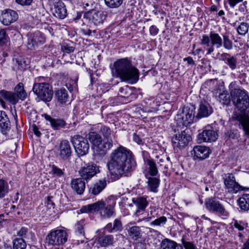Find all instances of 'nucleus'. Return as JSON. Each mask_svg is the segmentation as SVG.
Here are the masks:
<instances>
[{
    "label": "nucleus",
    "mask_w": 249,
    "mask_h": 249,
    "mask_svg": "<svg viewBox=\"0 0 249 249\" xmlns=\"http://www.w3.org/2000/svg\"><path fill=\"white\" fill-rule=\"evenodd\" d=\"M81 33L86 36H90L91 35L92 31L88 28H82L81 30Z\"/></svg>",
    "instance_id": "obj_61"
},
{
    "label": "nucleus",
    "mask_w": 249,
    "mask_h": 249,
    "mask_svg": "<svg viewBox=\"0 0 249 249\" xmlns=\"http://www.w3.org/2000/svg\"><path fill=\"white\" fill-rule=\"evenodd\" d=\"M150 34L152 36H156L159 32V29L155 25H152L149 28Z\"/></svg>",
    "instance_id": "obj_58"
},
{
    "label": "nucleus",
    "mask_w": 249,
    "mask_h": 249,
    "mask_svg": "<svg viewBox=\"0 0 249 249\" xmlns=\"http://www.w3.org/2000/svg\"><path fill=\"white\" fill-rule=\"evenodd\" d=\"M33 90L38 97L44 101L50 102L52 99L53 95L52 88L48 83H35Z\"/></svg>",
    "instance_id": "obj_7"
},
{
    "label": "nucleus",
    "mask_w": 249,
    "mask_h": 249,
    "mask_svg": "<svg viewBox=\"0 0 249 249\" xmlns=\"http://www.w3.org/2000/svg\"><path fill=\"white\" fill-rule=\"evenodd\" d=\"M9 191L10 187L7 181L3 179H0V199L7 196Z\"/></svg>",
    "instance_id": "obj_38"
},
{
    "label": "nucleus",
    "mask_w": 249,
    "mask_h": 249,
    "mask_svg": "<svg viewBox=\"0 0 249 249\" xmlns=\"http://www.w3.org/2000/svg\"><path fill=\"white\" fill-rule=\"evenodd\" d=\"M105 5L110 9L118 8L123 3V0H104Z\"/></svg>",
    "instance_id": "obj_42"
},
{
    "label": "nucleus",
    "mask_w": 249,
    "mask_h": 249,
    "mask_svg": "<svg viewBox=\"0 0 249 249\" xmlns=\"http://www.w3.org/2000/svg\"><path fill=\"white\" fill-rule=\"evenodd\" d=\"M11 128L10 122L6 112L0 110V130L4 135L7 134Z\"/></svg>",
    "instance_id": "obj_27"
},
{
    "label": "nucleus",
    "mask_w": 249,
    "mask_h": 249,
    "mask_svg": "<svg viewBox=\"0 0 249 249\" xmlns=\"http://www.w3.org/2000/svg\"><path fill=\"white\" fill-rule=\"evenodd\" d=\"M55 98L58 104L61 106L66 105L69 102V95L67 89H60L55 91Z\"/></svg>",
    "instance_id": "obj_28"
},
{
    "label": "nucleus",
    "mask_w": 249,
    "mask_h": 249,
    "mask_svg": "<svg viewBox=\"0 0 249 249\" xmlns=\"http://www.w3.org/2000/svg\"><path fill=\"white\" fill-rule=\"evenodd\" d=\"M160 184V179L156 178H150L148 181V187L153 192H157V188Z\"/></svg>",
    "instance_id": "obj_40"
},
{
    "label": "nucleus",
    "mask_w": 249,
    "mask_h": 249,
    "mask_svg": "<svg viewBox=\"0 0 249 249\" xmlns=\"http://www.w3.org/2000/svg\"><path fill=\"white\" fill-rule=\"evenodd\" d=\"M84 180L82 178H79L74 179L71 181V188L78 194L81 195L83 194L85 190V182Z\"/></svg>",
    "instance_id": "obj_31"
},
{
    "label": "nucleus",
    "mask_w": 249,
    "mask_h": 249,
    "mask_svg": "<svg viewBox=\"0 0 249 249\" xmlns=\"http://www.w3.org/2000/svg\"><path fill=\"white\" fill-rule=\"evenodd\" d=\"M167 219L165 216H162L150 222V225L153 226H163L166 223Z\"/></svg>",
    "instance_id": "obj_45"
},
{
    "label": "nucleus",
    "mask_w": 249,
    "mask_h": 249,
    "mask_svg": "<svg viewBox=\"0 0 249 249\" xmlns=\"http://www.w3.org/2000/svg\"><path fill=\"white\" fill-rule=\"evenodd\" d=\"M17 96H18V100L20 99L21 100H24L27 96V94L26 92L24 89L21 91V92H18L16 93Z\"/></svg>",
    "instance_id": "obj_56"
},
{
    "label": "nucleus",
    "mask_w": 249,
    "mask_h": 249,
    "mask_svg": "<svg viewBox=\"0 0 249 249\" xmlns=\"http://www.w3.org/2000/svg\"><path fill=\"white\" fill-rule=\"evenodd\" d=\"M235 82H231L229 88L231 96L233 105L241 112H243L249 108V96L244 89L235 88ZM235 125L242 128L246 134L249 135V116L242 113L235 112L231 118Z\"/></svg>",
    "instance_id": "obj_2"
},
{
    "label": "nucleus",
    "mask_w": 249,
    "mask_h": 249,
    "mask_svg": "<svg viewBox=\"0 0 249 249\" xmlns=\"http://www.w3.org/2000/svg\"><path fill=\"white\" fill-rule=\"evenodd\" d=\"M169 158H167L166 159H160L159 161L158 162V167L160 170L167 169L168 164L167 162H169Z\"/></svg>",
    "instance_id": "obj_49"
},
{
    "label": "nucleus",
    "mask_w": 249,
    "mask_h": 249,
    "mask_svg": "<svg viewBox=\"0 0 249 249\" xmlns=\"http://www.w3.org/2000/svg\"><path fill=\"white\" fill-rule=\"evenodd\" d=\"M249 25L246 22H242L237 27V31L239 35H245L249 31Z\"/></svg>",
    "instance_id": "obj_47"
},
{
    "label": "nucleus",
    "mask_w": 249,
    "mask_h": 249,
    "mask_svg": "<svg viewBox=\"0 0 249 249\" xmlns=\"http://www.w3.org/2000/svg\"><path fill=\"white\" fill-rule=\"evenodd\" d=\"M107 202L103 200L83 206L80 211L81 213H89L99 212L100 216L103 218H110L115 213L114 206L116 204L113 198H108Z\"/></svg>",
    "instance_id": "obj_4"
},
{
    "label": "nucleus",
    "mask_w": 249,
    "mask_h": 249,
    "mask_svg": "<svg viewBox=\"0 0 249 249\" xmlns=\"http://www.w3.org/2000/svg\"><path fill=\"white\" fill-rule=\"evenodd\" d=\"M43 116L46 121L49 122L51 126L54 129H59L60 128L65 126L66 124L65 121L63 119L53 118L47 114H43Z\"/></svg>",
    "instance_id": "obj_30"
},
{
    "label": "nucleus",
    "mask_w": 249,
    "mask_h": 249,
    "mask_svg": "<svg viewBox=\"0 0 249 249\" xmlns=\"http://www.w3.org/2000/svg\"><path fill=\"white\" fill-rule=\"evenodd\" d=\"M180 247L176 242L167 238L163 239L161 243V249H178Z\"/></svg>",
    "instance_id": "obj_37"
},
{
    "label": "nucleus",
    "mask_w": 249,
    "mask_h": 249,
    "mask_svg": "<svg viewBox=\"0 0 249 249\" xmlns=\"http://www.w3.org/2000/svg\"><path fill=\"white\" fill-rule=\"evenodd\" d=\"M213 112V109L211 105L206 101H202L199 105L196 119L207 117L210 115Z\"/></svg>",
    "instance_id": "obj_23"
},
{
    "label": "nucleus",
    "mask_w": 249,
    "mask_h": 249,
    "mask_svg": "<svg viewBox=\"0 0 249 249\" xmlns=\"http://www.w3.org/2000/svg\"><path fill=\"white\" fill-rule=\"evenodd\" d=\"M105 229L109 232H112L115 231L114 230L113 226L111 223H108L105 227Z\"/></svg>",
    "instance_id": "obj_63"
},
{
    "label": "nucleus",
    "mask_w": 249,
    "mask_h": 249,
    "mask_svg": "<svg viewBox=\"0 0 249 249\" xmlns=\"http://www.w3.org/2000/svg\"><path fill=\"white\" fill-rule=\"evenodd\" d=\"M132 93V91L130 88L128 86H125L119 89L118 94L121 97L127 99Z\"/></svg>",
    "instance_id": "obj_44"
},
{
    "label": "nucleus",
    "mask_w": 249,
    "mask_h": 249,
    "mask_svg": "<svg viewBox=\"0 0 249 249\" xmlns=\"http://www.w3.org/2000/svg\"><path fill=\"white\" fill-rule=\"evenodd\" d=\"M113 72L122 81L133 84L137 82L139 78V71L134 67L131 61L127 58L118 59L114 62Z\"/></svg>",
    "instance_id": "obj_3"
},
{
    "label": "nucleus",
    "mask_w": 249,
    "mask_h": 249,
    "mask_svg": "<svg viewBox=\"0 0 249 249\" xmlns=\"http://www.w3.org/2000/svg\"><path fill=\"white\" fill-rule=\"evenodd\" d=\"M239 206L241 210L248 211L249 210V194L243 195L238 200Z\"/></svg>",
    "instance_id": "obj_36"
},
{
    "label": "nucleus",
    "mask_w": 249,
    "mask_h": 249,
    "mask_svg": "<svg viewBox=\"0 0 249 249\" xmlns=\"http://www.w3.org/2000/svg\"><path fill=\"white\" fill-rule=\"evenodd\" d=\"M16 2L22 6H28L30 5L33 0H15Z\"/></svg>",
    "instance_id": "obj_57"
},
{
    "label": "nucleus",
    "mask_w": 249,
    "mask_h": 249,
    "mask_svg": "<svg viewBox=\"0 0 249 249\" xmlns=\"http://www.w3.org/2000/svg\"><path fill=\"white\" fill-rule=\"evenodd\" d=\"M205 205L206 209L210 213L223 217H227L229 213L224 206L214 198H208L205 200Z\"/></svg>",
    "instance_id": "obj_8"
},
{
    "label": "nucleus",
    "mask_w": 249,
    "mask_h": 249,
    "mask_svg": "<svg viewBox=\"0 0 249 249\" xmlns=\"http://www.w3.org/2000/svg\"><path fill=\"white\" fill-rule=\"evenodd\" d=\"M100 132L104 137L103 150L104 151H108L110 150L113 146V142L112 137L114 138V135L112 134L111 131L109 127L103 125L100 128Z\"/></svg>",
    "instance_id": "obj_19"
},
{
    "label": "nucleus",
    "mask_w": 249,
    "mask_h": 249,
    "mask_svg": "<svg viewBox=\"0 0 249 249\" xmlns=\"http://www.w3.org/2000/svg\"><path fill=\"white\" fill-rule=\"evenodd\" d=\"M106 186L107 181L105 178L99 180L90 186L89 193L93 195H97L106 188Z\"/></svg>",
    "instance_id": "obj_29"
},
{
    "label": "nucleus",
    "mask_w": 249,
    "mask_h": 249,
    "mask_svg": "<svg viewBox=\"0 0 249 249\" xmlns=\"http://www.w3.org/2000/svg\"><path fill=\"white\" fill-rule=\"evenodd\" d=\"M218 100L224 105H227L230 102V98L227 91H223L218 96Z\"/></svg>",
    "instance_id": "obj_46"
},
{
    "label": "nucleus",
    "mask_w": 249,
    "mask_h": 249,
    "mask_svg": "<svg viewBox=\"0 0 249 249\" xmlns=\"http://www.w3.org/2000/svg\"><path fill=\"white\" fill-rule=\"evenodd\" d=\"M153 7L154 8L152 12L155 15H157L159 13H160L161 9L158 5L153 4Z\"/></svg>",
    "instance_id": "obj_62"
},
{
    "label": "nucleus",
    "mask_w": 249,
    "mask_h": 249,
    "mask_svg": "<svg viewBox=\"0 0 249 249\" xmlns=\"http://www.w3.org/2000/svg\"><path fill=\"white\" fill-rule=\"evenodd\" d=\"M7 41V36L5 30L4 29L0 30V45H2L5 44Z\"/></svg>",
    "instance_id": "obj_52"
},
{
    "label": "nucleus",
    "mask_w": 249,
    "mask_h": 249,
    "mask_svg": "<svg viewBox=\"0 0 249 249\" xmlns=\"http://www.w3.org/2000/svg\"><path fill=\"white\" fill-rule=\"evenodd\" d=\"M195 108L194 106L185 107L179 109L175 117V121L178 127L188 126L193 123L195 119Z\"/></svg>",
    "instance_id": "obj_6"
},
{
    "label": "nucleus",
    "mask_w": 249,
    "mask_h": 249,
    "mask_svg": "<svg viewBox=\"0 0 249 249\" xmlns=\"http://www.w3.org/2000/svg\"><path fill=\"white\" fill-rule=\"evenodd\" d=\"M29 229L27 227H21L17 232V235L26 238L27 234L28 233Z\"/></svg>",
    "instance_id": "obj_54"
},
{
    "label": "nucleus",
    "mask_w": 249,
    "mask_h": 249,
    "mask_svg": "<svg viewBox=\"0 0 249 249\" xmlns=\"http://www.w3.org/2000/svg\"><path fill=\"white\" fill-rule=\"evenodd\" d=\"M67 232L61 229L51 231L46 237L47 243L49 245L55 246L64 244L67 241Z\"/></svg>",
    "instance_id": "obj_9"
},
{
    "label": "nucleus",
    "mask_w": 249,
    "mask_h": 249,
    "mask_svg": "<svg viewBox=\"0 0 249 249\" xmlns=\"http://www.w3.org/2000/svg\"><path fill=\"white\" fill-rule=\"evenodd\" d=\"M71 142L79 156H84L88 153L89 144L87 139L80 135H74L72 138Z\"/></svg>",
    "instance_id": "obj_11"
},
{
    "label": "nucleus",
    "mask_w": 249,
    "mask_h": 249,
    "mask_svg": "<svg viewBox=\"0 0 249 249\" xmlns=\"http://www.w3.org/2000/svg\"><path fill=\"white\" fill-rule=\"evenodd\" d=\"M210 153L208 147L204 146L197 145L194 147L193 153L194 157L199 160H203L208 158Z\"/></svg>",
    "instance_id": "obj_25"
},
{
    "label": "nucleus",
    "mask_w": 249,
    "mask_h": 249,
    "mask_svg": "<svg viewBox=\"0 0 249 249\" xmlns=\"http://www.w3.org/2000/svg\"><path fill=\"white\" fill-rule=\"evenodd\" d=\"M97 242L101 247H107L113 244L114 237L110 234L100 235L98 237Z\"/></svg>",
    "instance_id": "obj_33"
},
{
    "label": "nucleus",
    "mask_w": 249,
    "mask_h": 249,
    "mask_svg": "<svg viewBox=\"0 0 249 249\" xmlns=\"http://www.w3.org/2000/svg\"><path fill=\"white\" fill-rule=\"evenodd\" d=\"M142 156L145 171L152 176H156L158 173V167L153 159L150 157L149 153L145 151H142Z\"/></svg>",
    "instance_id": "obj_18"
},
{
    "label": "nucleus",
    "mask_w": 249,
    "mask_h": 249,
    "mask_svg": "<svg viewBox=\"0 0 249 249\" xmlns=\"http://www.w3.org/2000/svg\"><path fill=\"white\" fill-rule=\"evenodd\" d=\"M32 127H33V131H34L35 134L37 136V137H40L41 133V132L38 130V129L37 128V127L35 125V124H33L32 125Z\"/></svg>",
    "instance_id": "obj_64"
},
{
    "label": "nucleus",
    "mask_w": 249,
    "mask_h": 249,
    "mask_svg": "<svg viewBox=\"0 0 249 249\" xmlns=\"http://www.w3.org/2000/svg\"><path fill=\"white\" fill-rule=\"evenodd\" d=\"M61 50L65 53H70L74 52L75 48L67 44H64L61 46Z\"/></svg>",
    "instance_id": "obj_53"
},
{
    "label": "nucleus",
    "mask_w": 249,
    "mask_h": 249,
    "mask_svg": "<svg viewBox=\"0 0 249 249\" xmlns=\"http://www.w3.org/2000/svg\"><path fill=\"white\" fill-rule=\"evenodd\" d=\"M64 169L58 168L55 165H53L51 167V172L53 175L58 177H61L64 175Z\"/></svg>",
    "instance_id": "obj_48"
},
{
    "label": "nucleus",
    "mask_w": 249,
    "mask_h": 249,
    "mask_svg": "<svg viewBox=\"0 0 249 249\" xmlns=\"http://www.w3.org/2000/svg\"><path fill=\"white\" fill-rule=\"evenodd\" d=\"M18 18V14L11 9H6L2 12L0 16V21L6 26L9 25L16 21Z\"/></svg>",
    "instance_id": "obj_20"
},
{
    "label": "nucleus",
    "mask_w": 249,
    "mask_h": 249,
    "mask_svg": "<svg viewBox=\"0 0 249 249\" xmlns=\"http://www.w3.org/2000/svg\"><path fill=\"white\" fill-rule=\"evenodd\" d=\"M221 59L231 71L237 68L238 62L236 56L231 55L230 53H224L221 54Z\"/></svg>",
    "instance_id": "obj_22"
},
{
    "label": "nucleus",
    "mask_w": 249,
    "mask_h": 249,
    "mask_svg": "<svg viewBox=\"0 0 249 249\" xmlns=\"http://www.w3.org/2000/svg\"><path fill=\"white\" fill-rule=\"evenodd\" d=\"M107 166L112 181L128 176L135 168L136 161L132 152L119 145L109 154Z\"/></svg>",
    "instance_id": "obj_1"
},
{
    "label": "nucleus",
    "mask_w": 249,
    "mask_h": 249,
    "mask_svg": "<svg viewBox=\"0 0 249 249\" xmlns=\"http://www.w3.org/2000/svg\"><path fill=\"white\" fill-rule=\"evenodd\" d=\"M147 198L145 196H139L132 199V202L136 208L135 214L137 216H139L142 213L148 205V201L147 200Z\"/></svg>",
    "instance_id": "obj_21"
},
{
    "label": "nucleus",
    "mask_w": 249,
    "mask_h": 249,
    "mask_svg": "<svg viewBox=\"0 0 249 249\" xmlns=\"http://www.w3.org/2000/svg\"><path fill=\"white\" fill-rule=\"evenodd\" d=\"M45 42L44 36L40 32H36L28 39V45L29 48H35L38 45L43 44Z\"/></svg>",
    "instance_id": "obj_26"
},
{
    "label": "nucleus",
    "mask_w": 249,
    "mask_h": 249,
    "mask_svg": "<svg viewBox=\"0 0 249 249\" xmlns=\"http://www.w3.org/2000/svg\"><path fill=\"white\" fill-rule=\"evenodd\" d=\"M81 178L88 182L98 173L99 167L92 162H89L82 166L78 171Z\"/></svg>",
    "instance_id": "obj_12"
},
{
    "label": "nucleus",
    "mask_w": 249,
    "mask_h": 249,
    "mask_svg": "<svg viewBox=\"0 0 249 249\" xmlns=\"http://www.w3.org/2000/svg\"><path fill=\"white\" fill-rule=\"evenodd\" d=\"M113 227L115 231H120L122 230V224L120 220L116 219L114 221Z\"/></svg>",
    "instance_id": "obj_55"
},
{
    "label": "nucleus",
    "mask_w": 249,
    "mask_h": 249,
    "mask_svg": "<svg viewBox=\"0 0 249 249\" xmlns=\"http://www.w3.org/2000/svg\"><path fill=\"white\" fill-rule=\"evenodd\" d=\"M128 235L133 240L136 241L141 238L142 231L139 226H133L127 230Z\"/></svg>",
    "instance_id": "obj_35"
},
{
    "label": "nucleus",
    "mask_w": 249,
    "mask_h": 249,
    "mask_svg": "<svg viewBox=\"0 0 249 249\" xmlns=\"http://www.w3.org/2000/svg\"><path fill=\"white\" fill-rule=\"evenodd\" d=\"M24 89L23 84L22 83H19L15 88V93H18V92H21Z\"/></svg>",
    "instance_id": "obj_59"
},
{
    "label": "nucleus",
    "mask_w": 249,
    "mask_h": 249,
    "mask_svg": "<svg viewBox=\"0 0 249 249\" xmlns=\"http://www.w3.org/2000/svg\"><path fill=\"white\" fill-rule=\"evenodd\" d=\"M14 249H25L27 244L22 238H16L13 241Z\"/></svg>",
    "instance_id": "obj_41"
},
{
    "label": "nucleus",
    "mask_w": 249,
    "mask_h": 249,
    "mask_svg": "<svg viewBox=\"0 0 249 249\" xmlns=\"http://www.w3.org/2000/svg\"><path fill=\"white\" fill-rule=\"evenodd\" d=\"M233 226L239 231H242L247 227V224L242 221L235 220L233 222Z\"/></svg>",
    "instance_id": "obj_50"
},
{
    "label": "nucleus",
    "mask_w": 249,
    "mask_h": 249,
    "mask_svg": "<svg viewBox=\"0 0 249 249\" xmlns=\"http://www.w3.org/2000/svg\"><path fill=\"white\" fill-rule=\"evenodd\" d=\"M223 44L222 46L227 50H231L233 49V42L230 39L229 36L227 34L223 35Z\"/></svg>",
    "instance_id": "obj_43"
},
{
    "label": "nucleus",
    "mask_w": 249,
    "mask_h": 249,
    "mask_svg": "<svg viewBox=\"0 0 249 249\" xmlns=\"http://www.w3.org/2000/svg\"><path fill=\"white\" fill-rule=\"evenodd\" d=\"M225 188L229 193H236L241 188L240 185L235 180V178L232 173H227L223 175Z\"/></svg>",
    "instance_id": "obj_15"
},
{
    "label": "nucleus",
    "mask_w": 249,
    "mask_h": 249,
    "mask_svg": "<svg viewBox=\"0 0 249 249\" xmlns=\"http://www.w3.org/2000/svg\"><path fill=\"white\" fill-rule=\"evenodd\" d=\"M14 67L20 71L25 70L28 65L29 61L21 56H19L13 59Z\"/></svg>",
    "instance_id": "obj_32"
},
{
    "label": "nucleus",
    "mask_w": 249,
    "mask_h": 249,
    "mask_svg": "<svg viewBox=\"0 0 249 249\" xmlns=\"http://www.w3.org/2000/svg\"><path fill=\"white\" fill-rule=\"evenodd\" d=\"M225 135L228 139H234L237 138L239 135L237 130L231 129L225 133Z\"/></svg>",
    "instance_id": "obj_51"
},
{
    "label": "nucleus",
    "mask_w": 249,
    "mask_h": 249,
    "mask_svg": "<svg viewBox=\"0 0 249 249\" xmlns=\"http://www.w3.org/2000/svg\"><path fill=\"white\" fill-rule=\"evenodd\" d=\"M223 38L214 31H211L209 36L203 35L200 40V44L207 47V55L211 54L214 51V47L219 49L222 46Z\"/></svg>",
    "instance_id": "obj_5"
},
{
    "label": "nucleus",
    "mask_w": 249,
    "mask_h": 249,
    "mask_svg": "<svg viewBox=\"0 0 249 249\" xmlns=\"http://www.w3.org/2000/svg\"><path fill=\"white\" fill-rule=\"evenodd\" d=\"M218 137L217 133L211 126L206 127L197 136L199 142L215 141Z\"/></svg>",
    "instance_id": "obj_17"
},
{
    "label": "nucleus",
    "mask_w": 249,
    "mask_h": 249,
    "mask_svg": "<svg viewBox=\"0 0 249 249\" xmlns=\"http://www.w3.org/2000/svg\"><path fill=\"white\" fill-rule=\"evenodd\" d=\"M86 224V220L84 219H82L77 221L75 225V233L78 235H81L85 237V230L84 227Z\"/></svg>",
    "instance_id": "obj_39"
},
{
    "label": "nucleus",
    "mask_w": 249,
    "mask_h": 249,
    "mask_svg": "<svg viewBox=\"0 0 249 249\" xmlns=\"http://www.w3.org/2000/svg\"><path fill=\"white\" fill-rule=\"evenodd\" d=\"M191 140V137L188 134V130L186 129L181 130L180 133L174 135L172 139V142L174 147L182 148L187 146Z\"/></svg>",
    "instance_id": "obj_14"
},
{
    "label": "nucleus",
    "mask_w": 249,
    "mask_h": 249,
    "mask_svg": "<svg viewBox=\"0 0 249 249\" xmlns=\"http://www.w3.org/2000/svg\"><path fill=\"white\" fill-rule=\"evenodd\" d=\"M0 97H2L13 105L16 104L18 102V96L16 93L11 91L5 90H0Z\"/></svg>",
    "instance_id": "obj_34"
},
{
    "label": "nucleus",
    "mask_w": 249,
    "mask_h": 249,
    "mask_svg": "<svg viewBox=\"0 0 249 249\" xmlns=\"http://www.w3.org/2000/svg\"><path fill=\"white\" fill-rule=\"evenodd\" d=\"M243 0H228L229 4L231 7H234L236 4L242 2Z\"/></svg>",
    "instance_id": "obj_60"
},
{
    "label": "nucleus",
    "mask_w": 249,
    "mask_h": 249,
    "mask_svg": "<svg viewBox=\"0 0 249 249\" xmlns=\"http://www.w3.org/2000/svg\"><path fill=\"white\" fill-rule=\"evenodd\" d=\"M54 15L60 19H64L67 16V10L63 2L58 0L53 3Z\"/></svg>",
    "instance_id": "obj_24"
},
{
    "label": "nucleus",
    "mask_w": 249,
    "mask_h": 249,
    "mask_svg": "<svg viewBox=\"0 0 249 249\" xmlns=\"http://www.w3.org/2000/svg\"><path fill=\"white\" fill-rule=\"evenodd\" d=\"M55 150L56 156L62 160H69L72 154V147L67 140H62L55 146Z\"/></svg>",
    "instance_id": "obj_10"
},
{
    "label": "nucleus",
    "mask_w": 249,
    "mask_h": 249,
    "mask_svg": "<svg viewBox=\"0 0 249 249\" xmlns=\"http://www.w3.org/2000/svg\"><path fill=\"white\" fill-rule=\"evenodd\" d=\"M87 140H89L91 144L96 147V150L99 151L101 155H105L107 151H104L102 147L103 141L101 135L95 131L89 132L86 135Z\"/></svg>",
    "instance_id": "obj_16"
},
{
    "label": "nucleus",
    "mask_w": 249,
    "mask_h": 249,
    "mask_svg": "<svg viewBox=\"0 0 249 249\" xmlns=\"http://www.w3.org/2000/svg\"><path fill=\"white\" fill-rule=\"evenodd\" d=\"M107 18V15L103 11L92 9L86 12L83 18L89 22L96 26H99L103 23Z\"/></svg>",
    "instance_id": "obj_13"
}]
</instances>
